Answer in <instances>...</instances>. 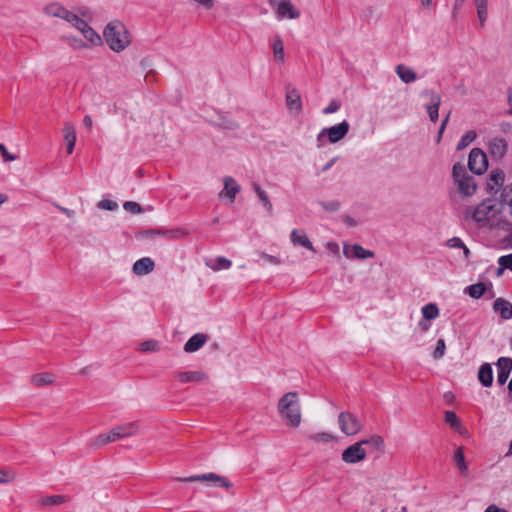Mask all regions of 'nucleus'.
I'll return each mask as SVG.
<instances>
[{"mask_svg": "<svg viewBox=\"0 0 512 512\" xmlns=\"http://www.w3.org/2000/svg\"><path fill=\"white\" fill-rule=\"evenodd\" d=\"M103 36L109 48L115 52L125 50L131 43L130 34L120 21L110 22L105 27Z\"/></svg>", "mask_w": 512, "mask_h": 512, "instance_id": "nucleus-1", "label": "nucleus"}, {"mask_svg": "<svg viewBox=\"0 0 512 512\" xmlns=\"http://www.w3.org/2000/svg\"><path fill=\"white\" fill-rule=\"evenodd\" d=\"M278 412L281 417L292 427H298L301 423V411L299 398L296 392H288L278 402Z\"/></svg>", "mask_w": 512, "mask_h": 512, "instance_id": "nucleus-2", "label": "nucleus"}, {"mask_svg": "<svg viewBox=\"0 0 512 512\" xmlns=\"http://www.w3.org/2000/svg\"><path fill=\"white\" fill-rule=\"evenodd\" d=\"M452 177L457 185L459 192L464 197L472 196L477 190V184L473 176H470L465 166L461 163H455L452 169Z\"/></svg>", "mask_w": 512, "mask_h": 512, "instance_id": "nucleus-3", "label": "nucleus"}, {"mask_svg": "<svg viewBox=\"0 0 512 512\" xmlns=\"http://www.w3.org/2000/svg\"><path fill=\"white\" fill-rule=\"evenodd\" d=\"M350 125L347 121L323 128L317 135V147L320 148L324 145V139L327 138L329 143H337L342 140L349 132Z\"/></svg>", "mask_w": 512, "mask_h": 512, "instance_id": "nucleus-4", "label": "nucleus"}, {"mask_svg": "<svg viewBox=\"0 0 512 512\" xmlns=\"http://www.w3.org/2000/svg\"><path fill=\"white\" fill-rule=\"evenodd\" d=\"M468 168L476 174L481 175L488 168V159L486 153L480 148H473L468 156Z\"/></svg>", "mask_w": 512, "mask_h": 512, "instance_id": "nucleus-5", "label": "nucleus"}, {"mask_svg": "<svg viewBox=\"0 0 512 512\" xmlns=\"http://www.w3.org/2000/svg\"><path fill=\"white\" fill-rule=\"evenodd\" d=\"M338 423L341 432L348 436L355 435L362 429L360 420L350 412H341L338 416Z\"/></svg>", "mask_w": 512, "mask_h": 512, "instance_id": "nucleus-6", "label": "nucleus"}, {"mask_svg": "<svg viewBox=\"0 0 512 512\" xmlns=\"http://www.w3.org/2000/svg\"><path fill=\"white\" fill-rule=\"evenodd\" d=\"M495 214L496 205L490 199L481 202L471 212L472 219L477 223L486 222Z\"/></svg>", "mask_w": 512, "mask_h": 512, "instance_id": "nucleus-7", "label": "nucleus"}, {"mask_svg": "<svg viewBox=\"0 0 512 512\" xmlns=\"http://www.w3.org/2000/svg\"><path fill=\"white\" fill-rule=\"evenodd\" d=\"M366 455L367 453L363 448L361 441H359L347 447L342 452L341 457L345 463L356 464L358 462L365 460Z\"/></svg>", "mask_w": 512, "mask_h": 512, "instance_id": "nucleus-8", "label": "nucleus"}, {"mask_svg": "<svg viewBox=\"0 0 512 512\" xmlns=\"http://www.w3.org/2000/svg\"><path fill=\"white\" fill-rule=\"evenodd\" d=\"M180 480L185 481V482L209 481V482H212L217 487H223L226 489H229L232 487L231 482L227 478H225L221 475H218L216 473H206V474H201V475H195V476H190V477H186V478H181Z\"/></svg>", "mask_w": 512, "mask_h": 512, "instance_id": "nucleus-9", "label": "nucleus"}, {"mask_svg": "<svg viewBox=\"0 0 512 512\" xmlns=\"http://www.w3.org/2000/svg\"><path fill=\"white\" fill-rule=\"evenodd\" d=\"M270 4L276 6V14L278 19H297L300 16V12L293 6L290 0H271Z\"/></svg>", "mask_w": 512, "mask_h": 512, "instance_id": "nucleus-10", "label": "nucleus"}, {"mask_svg": "<svg viewBox=\"0 0 512 512\" xmlns=\"http://www.w3.org/2000/svg\"><path fill=\"white\" fill-rule=\"evenodd\" d=\"M173 376L181 383H198L208 380V375L200 370L196 371H174Z\"/></svg>", "mask_w": 512, "mask_h": 512, "instance_id": "nucleus-11", "label": "nucleus"}, {"mask_svg": "<svg viewBox=\"0 0 512 512\" xmlns=\"http://www.w3.org/2000/svg\"><path fill=\"white\" fill-rule=\"evenodd\" d=\"M486 292L489 293V298H494L495 293L493 291V285L491 282L483 283L479 282L476 284H472L465 288V293H467L470 297L474 299L481 298Z\"/></svg>", "mask_w": 512, "mask_h": 512, "instance_id": "nucleus-12", "label": "nucleus"}, {"mask_svg": "<svg viewBox=\"0 0 512 512\" xmlns=\"http://www.w3.org/2000/svg\"><path fill=\"white\" fill-rule=\"evenodd\" d=\"M488 150L495 159L503 158L508 150V143L504 138L494 137L489 141Z\"/></svg>", "mask_w": 512, "mask_h": 512, "instance_id": "nucleus-13", "label": "nucleus"}, {"mask_svg": "<svg viewBox=\"0 0 512 512\" xmlns=\"http://www.w3.org/2000/svg\"><path fill=\"white\" fill-rule=\"evenodd\" d=\"M497 382L504 385L509 378L512 370V359L508 357H500L497 361Z\"/></svg>", "mask_w": 512, "mask_h": 512, "instance_id": "nucleus-14", "label": "nucleus"}, {"mask_svg": "<svg viewBox=\"0 0 512 512\" xmlns=\"http://www.w3.org/2000/svg\"><path fill=\"white\" fill-rule=\"evenodd\" d=\"M424 95L430 96L431 104L427 106V112L430 120L436 123L439 116V107L441 104V96L431 90H425Z\"/></svg>", "mask_w": 512, "mask_h": 512, "instance_id": "nucleus-15", "label": "nucleus"}, {"mask_svg": "<svg viewBox=\"0 0 512 512\" xmlns=\"http://www.w3.org/2000/svg\"><path fill=\"white\" fill-rule=\"evenodd\" d=\"M241 187L233 177L224 178V189L219 193L220 197H227L230 202H234L236 195L240 192Z\"/></svg>", "mask_w": 512, "mask_h": 512, "instance_id": "nucleus-16", "label": "nucleus"}, {"mask_svg": "<svg viewBox=\"0 0 512 512\" xmlns=\"http://www.w3.org/2000/svg\"><path fill=\"white\" fill-rule=\"evenodd\" d=\"M343 253L347 258L367 259L374 257V252L363 248L359 244L353 246L344 245Z\"/></svg>", "mask_w": 512, "mask_h": 512, "instance_id": "nucleus-17", "label": "nucleus"}, {"mask_svg": "<svg viewBox=\"0 0 512 512\" xmlns=\"http://www.w3.org/2000/svg\"><path fill=\"white\" fill-rule=\"evenodd\" d=\"M139 426L137 422H130L126 424L119 425L113 428L112 436L115 437L116 440L123 439L126 437H130L135 435L138 432Z\"/></svg>", "mask_w": 512, "mask_h": 512, "instance_id": "nucleus-18", "label": "nucleus"}, {"mask_svg": "<svg viewBox=\"0 0 512 512\" xmlns=\"http://www.w3.org/2000/svg\"><path fill=\"white\" fill-rule=\"evenodd\" d=\"M290 240L294 246H301L310 251H315L312 242L303 230L293 229L290 234Z\"/></svg>", "mask_w": 512, "mask_h": 512, "instance_id": "nucleus-19", "label": "nucleus"}, {"mask_svg": "<svg viewBox=\"0 0 512 512\" xmlns=\"http://www.w3.org/2000/svg\"><path fill=\"white\" fill-rule=\"evenodd\" d=\"M493 310L504 320L512 319V304L503 298H497L494 301Z\"/></svg>", "mask_w": 512, "mask_h": 512, "instance_id": "nucleus-20", "label": "nucleus"}, {"mask_svg": "<svg viewBox=\"0 0 512 512\" xmlns=\"http://www.w3.org/2000/svg\"><path fill=\"white\" fill-rule=\"evenodd\" d=\"M154 267L155 263L151 258L143 257L133 264V272L139 276L147 275L154 270Z\"/></svg>", "mask_w": 512, "mask_h": 512, "instance_id": "nucleus-21", "label": "nucleus"}, {"mask_svg": "<svg viewBox=\"0 0 512 512\" xmlns=\"http://www.w3.org/2000/svg\"><path fill=\"white\" fill-rule=\"evenodd\" d=\"M207 341L206 335L197 333L189 338L184 345V351L187 353H193L198 351Z\"/></svg>", "mask_w": 512, "mask_h": 512, "instance_id": "nucleus-22", "label": "nucleus"}, {"mask_svg": "<svg viewBox=\"0 0 512 512\" xmlns=\"http://www.w3.org/2000/svg\"><path fill=\"white\" fill-rule=\"evenodd\" d=\"M63 132L64 140L67 144V153L72 154L76 143V132L74 125L70 122L65 123Z\"/></svg>", "mask_w": 512, "mask_h": 512, "instance_id": "nucleus-23", "label": "nucleus"}, {"mask_svg": "<svg viewBox=\"0 0 512 512\" xmlns=\"http://www.w3.org/2000/svg\"><path fill=\"white\" fill-rule=\"evenodd\" d=\"M395 73L398 75L401 81L406 84L412 83L417 79L416 72L404 64H398L395 67Z\"/></svg>", "mask_w": 512, "mask_h": 512, "instance_id": "nucleus-24", "label": "nucleus"}, {"mask_svg": "<svg viewBox=\"0 0 512 512\" xmlns=\"http://www.w3.org/2000/svg\"><path fill=\"white\" fill-rule=\"evenodd\" d=\"M478 379L484 387H490L493 383V370L490 364H483L478 372Z\"/></svg>", "mask_w": 512, "mask_h": 512, "instance_id": "nucleus-25", "label": "nucleus"}, {"mask_svg": "<svg viewBox=\"0 0 512 512\" xmlns=\"http://www.w3.org/2000/svg\"><path fill=\"white\" fill-rule=\"evenodd\" d=\"M286 103L289 109L299 112L302 108L299 92L293 88L286 93Z\"/></svg>", "mask_w": 512, "mask_h": 512, "instance_id": "nucleus-26", "label": "nucleus"}, {"mask_svg": "<svg viewBox=\"0 0 512 512\" xmlns=\"http://www.w3.org/2000/svg\"><path fill=\"white\" fill-rule=\"evenodd\" d=\"M504 182H505V173L503 170L496 169V170L491 171V173L489 175V182H488V186L490 187L491 190L500 189L501 187H503Z\"/></svg>", "mask_w": 512, "mask_h": 512, "instance_id": "nucleus-27", "label": "nucleus"}, {"mask_svg": "<svg viewBox=\"0 0 512 512\" xmlns=\"http://www.w3.org/2000/svg\"><path fill=\"white\" fill-rule=\"evenodd\" d=\"M206 265L214 271H219L229 269L232 262L224 256H218L216 259L206 262Z\"/></svg>", "mask_w": 512, "mask_h": 512, "instance_id": "nucleus-28", "label": "nucleus"}, {"mask_svg": "<svg viewBox=\"0 0 512 512\" xmlns=\"http://www.w3.org/2000/svg\"><path fill=\"white\" fill-rule=\"evenodd\" d=\"M453 459L460 473L462 475H466L468 472V467L466 465L465 455L462 447H459L455 450Z\"/></svg>", "mask_w": 512, "mask_h": 512, "instance_id": "nucleus-29", "label": "nucleus"}, {"mask_svg": "<svg viewBox=\"0 0 512 512\" xmlns=\"http://www.w3.org/2000/svg\"><path fill=\"white\" fill-rule=\"evenodd\" d=\"M252 187H253L255 193L257 194L259 200L261 201L262 205L266 208L268 213L271 214L272 211H273V206H272V203L269 200V197H268L267 193L257 183H253Z\"/></svg>", "mask_w": 512, "mask_h": 512, "instance_id": "nucleus-30", "label": "nucleus"}, {"mask_svg": "<svg viewBox=\"0 0 512 512\" xmlns=\"http://www.w3.org/2000/svg\"><path fill=\"white\" fill-rule=\"evenodd\" d=\"M66 8L58 3H51L44 8L46 15L51 17L63 18Z\"/></svg>", "mask_w": 512, "mask_h": 512, "instance_id": "nucleus-31", "label": "nucleus"}, {"mask_svg": "<svg viewBox=\"0 0 512 512\" xmlns=\"http://www.w3.org/2000/svg\"><path fill=\"white\" fill-rule=\"evenodd\" d=\"M273 55L276 61L283 62L284 61V45L280 36H276L274 38L273 44Z\"/></svg>", "mask_w": 512, "mask_h": 512, "instance_id": "nucleus-32", "label": "nucleus"}, {"mask_svg": "<svg viewBox=\"0 0 512 512\" xmlns=\"http://www.w3.org/2000/svg\"><path fill=\"white\" fill-rule=\"evenodd\" d=\"M421 311L423 318L426 320H433L439 316V309L434 303L424 305Z\"/></svg>", "mask_w": 512, "mask_h": 512, "instance_id": "nucleus-33", "label": "nucleus"}, {"mask_svg": "<svg viewBox=\"0 0 512 512\" xmlns=\"http://www.w3.org/2000/svg\"><path fill=\"white\" fill-rule=\"evenodd\" d=\"M477 134L474 130H469L464 133L457 143V150H463L469 146L476 138Z\"/></svg>", "mask_w": 512, "mask_h": 512, "instance_id": "nucleus-34", "label": "nucleus"}, {"mask_svg": "<svg viewBox=\"0 0 512 512\" xmlns=\"http://www.w3.org/2000/svg\"><path fill=\"white\" fill-rule=\"evenodd\" d=\"M487 0H475V5L477 8V15L479 18V21L481 25H484L486 19H487Z\"/></svg>", "mask_w": 512, "mask_h": 512, "instance_id": "nucleus-35", "label": "nucleus"}, {"mask_svg": "<svg viewBox=\"0 0 512 512\" xmlns=\"http://www.w3.org/2000/svg\"><path fill=\"white\" fill-rule=\"evenodd\" d=\"M82 35L92 45H99L102 42L100 35L90 26H88V28L83 31Z\"/></svg>", "mask_w": 512, "mask_h": 512, "instance_id": "nucleus-36", "label": "nucleus"}, {"mask_svg": "<svg viewBox=\"0 0 512 512\" xmlns=\"http://www.w3.org/2000/svg\"><path fill=\"white\" fill-rule=\"evenodd\" d=\"M31 382L36 386H43L53 382V376L49 373L36 374L31 377Z\"/></svg>", "mask_w": 512, "mask_h": 512, "instance_id": "nucleus-37", "label": "nucleus"}, {"mask_svg": "<svg viewBox=\"0 0 512 512\" xmlns=\"http://www.w3.org/2000/svg\"><path fill=\"white\" fill-rule=\"evenodd\" d=\"M362 445H370L376 450H382L384 447V440L379 435H373L368 439L361 440Z\"/></svg>", "mask_w": 512, "mask_h": 512, "instance_id": "nucleus-38", "label": "nucleus"}, {"mask_svg": "<svg viewBox=\"0 0 512 512\" xmlns=\"http://www.w3.org/2000/svg\"><path fill=\"white\" fill-rule=\"evenodd\" d=\"M66 501V497L64 495H52L48 497H44L40 500V504L43 506H52L59 505Z\"/></svg>", "mask_w": 512, "mask_h": 512, "instance_id": "nucleus-39", "label": "nucleus"}, {"mask_svg": "<svg viewBox=\"0 0 512 512\" xmlns=\"http://www.w3.org/2000/svg\"><path fill=\"white\" fill-rule=\"evenodd\" d=\"M179 233L178 230H164V229H150L145 231L143 234L145 236H170L175 237Z\"/></svg>", "mask_w": 512, "mask_h": 512, "instance_id": "nucleus-40", "label": "nucleus"}, {"mask_svg": "<svg viewBox=\"0 0 512 512\" xmlns=\"http://www.w3.org/2000/svg\"><path fill=\"white\" fill-rule=\"evenodd\" d=\"M114 441H116V439L114 436H112V431H109L108 433L98 435L95 439L94 444L96 446H103Z\"/></svg>", "mask_w": 512, "mask_h": 512, "instance_id": "nucleus-41", "label": "nucleus"}, {"mask_svg": "<svg viewBox=\"0 0 512 512\" xmlns=\"http://www.w3.org/2000/svg\"><path fill=\"white\" fill-rule=\"evenodd\" d=\"M140 350L143 352L159 351V342L156 340H147L140 344Z\"/></svg>", "mask_w": 512, "mask_h": 512, "instance_id": "nucleus-42", "label": "nucleus"}, {"mask_svg": "<svg viewBox=\"0 0 512 512\" xmlns=\"http://www.w3.org/2000/svg\"><path fill=\"white\" fill-rule=\"evenodd\" d=\"M445 421L447 424H449L453 428H458L460 426V421L458 416L453 411H446L445 412Z\"/></svg>", "mask_w": 512, "mask_h": 512, "instance_id": "nucleus-43", "label": "nucleus"}, {"mask_svg": "<svg viewBox=\"0 0 512 512\" xmlns=\"http://www.w3.org/2000/svg\"><path fill=\"white\" fill-rule=\"evenodd\" d=\"M445 349H446L445 341L443 339H439L437 341L435 350L433 352L434 359L442 358L444 356Z\"/></svg>", "mask_w": 512, "mask_h": 512, "instance_id": "nucleus-44", "label": "nucleus"}, {"mask_svg": "<svg viewBox=\"0 0 512 512\" xmlns=\"http://www.w3.org/2000/svg\"><path fill=\"white\" fill-rule=\"evenodd\" d=\"M123 208L126 211L134 213V214H138V213L142 212V207L140 206V204H138L137 202H133V201H126L123 204Z\"/></svg>", "mask_w": 512, "mask_h": 512, "instance_id": "nucleus-45", "label": "nucleus"}, {"mask_svg": "<svg viewBox=\"0 0 512 512\" xmlns=\"http://www.w3.org/2000/svg\"><path fill=\"white\" fill-rule=\"evenodd\" d=\"M320 205L323 207V209H325L326 211H329V212H336L340 208V203L337 200H333V201H329V202L322 201V202H320Z\"/></svg>", "mask_w": 512, "mask_h": 512, "instance_id": "nucleus-46", "label": "nucleus"}, {"mask_svg": "<svg viewBox=\"0 0 512 512\" xmlns=\"http://www.w3.org/2000/svg\"><path fill=\"white\" fill-rule=\"evenodd\" d=\"M499 266H503V268H507L512 271V253L508 255H503L498 259Z\"/></svg>", "mask_w": 512, "mask_h": 512, "instance_id": "nucleus-47", "label": "nucleus"}, {"mask_svg": "<svg viewBox=\"0 0 512 512\" xmlns=\"http://www.w3.org/2000/svg\"><path fill=\"white\" fill-rule=\"evenodd\" d=\"M340 109V103L336 100H331L327 107L323 109V114H332Z\"/></svg>", "mask_w": 512, "mask_h": 512, "instance_id": "nucleus-48", "label": "nucleus"}, {"mask_svg": "<svg viewBox=\"0 0 512 512\" xmlns=\"http://www.w3.org/2000/svg\"><path fill=\"white\" fill-rule=\"evenodd\" d=\"M69 44L74 49H83L86 47V44L79 38L76 37H68L67 38Z\"/></svg>", "mask_w": 512, "mask_h": 512, "instance_id": "nucleus-49", "label": "nucleus"}, {"mask_svg": "<svg viewBox=\"0 0 512 512\" xmlns=\"http://www.w3.org/2000/svg\"><path fill=\"white\" fill-rule=\"evenodd\" d=\"M447 246L449 248H462L464 247V242L459 237H453L447 241Z\"/></svg>", "mask_w": 512, "mask_h": 512, "instance_id": "nucleus-50", "label": "nucleus"}, {"mask_svg": "<svg viewBox=\"0 0 512 512\" xmlns=\"http://www.w3.org/2000/svg\"><path fill=\"white\" fill-rule=\"evenodd\" d=\"M0 153H1L2 157H3V160L6 161V162L7 161H14L16 159V156L10 154L7 151L6 147L3 144H1V143H0Z\"/></svg>", "mask_w": 512, "mask_h": 512, "instance_id": "nucleus-51", "label": "nucleus"}, {"mask_svg": "<svg viewBox=\"0 0 512 512\" xmlns=\"http://www.w3.org/2000/svg\"><path fill=\"white\" fill-rule=\"evenodd\" d=\"M98 207L106 210H114L117 207V204L111 200H102L99 202Z\"/></svg>", "mask_w": 512, "mask_h": 512, "instance_id": "nucleus-52", "label": "nucleus"}, {"mask_svg": "<svg viewBox=\"0 0 512 512\" xmlns=\"http://www.w3.org/2000/svg\"><path fill=\"white\" fill-rule=\"evenodd\" d=\"M449 116H450V112L446 115V117L444 118V120L442 121L440 127H439V130H438V135H437V142H440L441 138H442V135L444 133V130L446 128V125L448 123V120H449Z\"/></svg>", "mask_w": 512, "mask_h": 512, "instance_id": "nucleus-53", "label": "nucleus"}, {"mask_svg": "<svg viewBox=\"0 0 512 512\" xmlns=\"http://www.w3.org/2000/svg\"><path fill=\"white\" fill-rule=\"evenodd\" d=\"M13 478L14 476L8 471L0 470V483H7Z\"/></svg>", "mask_w": 512, "mask_h": 512, "instance_id": "nucleus-54", "label": "nucleus"}, {"mask_svg": "<svg viewBox=\"0 0 512 512\" xmlns=\"http://www.w3.org/2000/svg\"><path fill=\"white\" fill-rule=\"evenodd\" d=\"M88 26L89 24L81 18L80 21H78V23L76 24L75 28L81 33H83V31L86 30Z\"/></svg>", "mask_w": 512, "mask_h": 512, "instance_id": "nucleus-55", "label": "nucleus"}, {"mask_svg": "<svg viewBox=\"0 0 512 512\" xmlns=\"http://www.w3.org/2000/svg\"><path fill=\"white\" fill-rule=\"evenodd\" d=\"M193 1L198 3L199 5L204 6L207 9H211L214 5V0H193Z\"/></svg>", "mask_w": 512, "mask_h": 512, "instance_id": "nucleus-56", "label": "nucleus"}, {"mask_svg": "<svg viewBox=\"0 0 512 512\" xmlns=\"http://www.w3.org/2000/svg\"><path fill=\"white\" fill-rule=\"evenodd\" d=\"M484 512H508V511L492 504V505H489Z\"/></svg>", "mask_w": 512, "mask_h": 512, "instance_id": "nucleus-57", "label": "nucleus"}, {"mask_svg": "<svg viewBox=\"0 0 512 512\" xmlns=\"http://www.w3.org/2000/svg\"><path fill=\"white\" fill-rule=\"evenodd\" d=\"M75 15L73 12L66 9L65 14L63 16V20L67 21L68 23L71 22V20H75Z\"/></svg>", "mask_w": 512, "mask_h": 512, "instance_id": "nucleus-58", "label": "nucleus"}, {"mask_svg": "<svg viewBox=\"0 0 512 512\" xmlns=\"http://www.w3.org/2000/svg\"><path fill=\"white\" fill-rule=\"evenodd\" d=\"M331 438L332 437L327 433H321V434L313 436V439L321 440V441H329Z\"/></svg>", "mask_w": 512, "mask_h": 512, "instance_id": "nucleus-59", "label": "nucleus"}, {"mask_svg": "<svg viewBox=\"0 0 512 512\" xmlns=\"http://www.w3.org/2000/svg\"><path fill=\"white\" fill-rule=\"evenodd\" d=\"M327 248L332 251V252H335L337 253L339 251V246L337 243L335 242H328L327 243Z\"/></svg>", "mask_w": 512, "mask_h": 512, "instance_id": "nucleus-60", "label": "nucleus"}, {"mask_svg": "<svg viewBox=\"0 0 512 512\" xmlns=\"http://www.w3.org/2000/svg\"><path fill=\"white\" fill-rule=\"evenodd\" d=\"M83 124L85 125L86 128L88 129H91L92 128V119L89 115H86L83 119Z\"/></svg>", "mask_w": 512, "mask_h": 512, "instance_id": "nucleus-61", "label": "nucleus"}, {"mask_svg": "<svg viewBox=\"0 0 512 512\" xmlns=\"http://www.w3.org/2000/svg\"><path fill=\"white\" fill-rule=\"evenodd\" d=\"M57 208L63 212L64 214H66L68 217H73L74 216V211L73 210H70L68 208H65V207H61V206H57Z\"/></svg>", "mask_w": 512, "mask_h": 512, "instance_id": "nucleus-62", "label": "nucleus"}, {"mask_svg": "<svg viewBox=\"0 0 512 512\" xmlns=\"http://www.w3.org/2000/svg\"><path fill=\"white\" fill-rule=\"evenodd\" d=\"M508 104H509V110L508 113L512 115V88L508 90Z\"/></svg>", "mask_w": 512, "mask_h": 512, "instance_id": "nucleus-63", "label": "nucleus"}, {"mask_svg": "<svg viewBox=\"0 0 512 512\" xmlns=\"http://www.w3.org/2000/svg\"><path fill=\"white\" fill-rule=\"evenodd\" d=\"M337 161V158H332L323 168H322V171L325 172L327 170H329L333 165L334 163Z\"/></svg>", "mask_w": 512, "mask_h": 512, "instance_id": "nucleus-64", "label": "nucleus"}]
</instances>
